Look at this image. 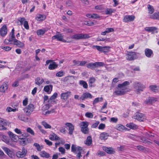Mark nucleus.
Listing matches in <instances>:
<instances>
[{
  "label": "nucleus",
  "instance_id": "45",
  "mask_svg": "<svg viewBox=\"0 0 159 159\" xmlns=\"http://www.w3.org/2000/svg\"><path fill=\"white\" fill-rule=\"evenodd\" d=\"M34 145L36 147L37 150L39 151H40L43 148L42 146H40L37 143H34Z\"/></svg>",
  "mask_w": 159,
  "mask_h": 159
},
{
  "label": "nucleus",
  "instance_id": "61",
  "mask_svg": "<svg viewBox=\"0 0 159 159\" xmlns=\"http://www.w3.org/2000/svg\"><path fill=\"white\" fill-rule=\"evenodd\" d=\"M95 81V79L93 77H92L90 78L89 80V85H90V84H92L94 83Z\"/></svg>",
  "mask_w": 159,
  "mask_h": 159
},
{
  "label": "nucleus",
  "instance_id": "32",
  "mask_svg": "<svg viewBox=\"0 0 159 159\" xmlns=\"http://www.w3.org/2000/svg\"><path fill=\"white\" fill-rule=\"evenodd\" d=\"M89 123L87 121H82L80 124V126L81 128L88 127Z\"/></svg>",
  "mask_w": 159,
  "mask_h": 159
},
{
  "label": "nucleus",
  "instance_id": "19",
  "mask_svg": "<svg viewBox=\"0 0 159 159\" xmlns=\"http://www.w3.org/2000/svg\"><path fill=\"white\" fill-rule=\"evenodd\" d=\"M0 34L2 36H4L7 34V27L5 25H3L1 29Z\"/></svg>",
  "mask_w": 159,
  "mask_h": 159
},
{
  "label": "nucleus",
  "instance_id": "39",
  "mask_svg": "<svg viewBox=\"0 0 159 159\" xmlns=\"http://www.w3.org/2000/svg\"><path fill=\"white\" fill-rule=\"evenodd\" d=\"M150 89L153 91L157 92L159 89V87L156 85H151L149 87Z\"/></svg>",
  "mask_w": 159,
  "mask_h": 159
},
{
  "label": "nucleus",
  "instance_id": "1",
  "mask_svg": "<svg viewBox=\"0 0 159 159\" xmlns=\"http://www.w3.org/2000/svg\"><path fill=\"white\" fill-rule=\"evenodd\" d=\"M130 83L128 81H125L122 84H118L114 93L118 95L124 94L128 91L127 86Z\"/></svg>",
  "mask_w": 159,
  "mask_h": 159
},
{
  "label": "nucleus",
  "instance_id": "10",
  "mask_svg": "<svg viewBox=\"0 0 159 159\" xmlns=\"http://www.w3.org/2000/svg\"><path fill=\"white\" fill-rule=\"evenodd\" d=\"M10 44L16 45L17 47L21 48L25 47V44L24 43L17 40H15L14 42L10 43Z\"/></svg>",
  "mask_w": 159,
  "mask_h": 159
},
{
  "label": "nucleus",
  "instance_id": "9",
  "mask_svg": "<svg viewBox=\"0 0 159 159\" xmlns=\"http://www.w3.org/2000/svg\"><path fill=\"white\" fill-rule=\"evenodd\" d=\"M71 94V93L70 91H68L66 92L62 93L61 94V98L64 100L67 99Z\"/></svg>",
  "mask_w": 159,
  "mask_h": 159
},
{
  "label": "nucleus",
  "instance_id": "13",
  "mask_svg": "<svg viewBox=\"0 0 159 159\" xmlns=\"http://www.w3.org/2000/svg\"><path fill=\"white\" fill-rule=\"evenodd\" d=\"M7 124V121L2 118H0V129L2 130H6L7 128L5 126Z\"/></svg>",
  "mask_w": 159,
  "mask_h": 159
},
{
  "label": "nucleus",
  "instance_id": "16",
  "mask_svg": "<svg viewBox=\"0 0 159 159\" xmlns=\"http://www.w3.org/2000/svg\"><path fill=\"white\" fill-rule=\"evenodd\" d=\"M71 151L73 152H76L82 151V148L79 146H76L75 145L72 144L71 147Z\"/></svg>",
  "mask_w": 159,
  "mask_h": 159
},
{
  "label": "nucleus",
  "instance_id": "34",
  "mask_svg": "<svg viewBox=\"0 0 159 159\" xmlns=\"http://www.w3.org/2000/svg\"><path fill=\"white\" fill-rule=\"evenodd\" d=\"M3 149L10 157H12L13 152L10 150L9 149L6 147H4Z\"/></svg>",
  "mask_w": 159,
  "mask_h": 159
},
{
  "label": "nucleus",
  "instance_id": "31",
  "mask_svg": "<svg viewBox=\"0 0 159 159\" xmlns=\"http://www.w3.org/2000/svg\"><path fill=\"white\" fill-rule=\"evenodd\" d=\"M18 118L19 120L25 122H28V118L24 115H19L18 116Z\"/></svg>",
  "mask_w": 159,
  "mask_h": 159
},
{
  "label": "nucleus",
  "instance_id": "30",
  "mask_svg": "<svg viewBox=\"0 0 159 159\" xmlns=\"http://www.w3.org/2000/svg\"><path fill=\"white\" fill-rule=\"evenodd\" d=\"M2 139L3 141L5 142L7 144L9 145H11L10 141V139L8 136L3 135Z\"/></svg>",
  "mask_w": 159,
  "mask_h": 159
},
{
  "label": "nucleus",
  "instance_id": "27",
  "mask_svg": "<svg viewBox=\"0 0 159 159\" xmlns=\"http://www.w3.org/2000/svg\"><path fill=\"white\" fill-rule=\"evenodd\" d=\"M44 82V80L42 78L38 77L35 80V83L39 86H40Z\"/></svg>",
  "mask_w": 159,
  "mask_h": 159
},
{
  "label": "nucleus",
  "instance_id": "12",
  "mask_svg": "<svg viewBox=\"0 0 159 159\" xmlns=\"http://www.w3.org/2000/svg\"><path fill=\"white\" fill-rule=\"evenodd\" d=\"M93 96L89 93L85 92L81 96L80 99L81 100L83 101L87 98H91Z\"/></svg>",
  "mask_w": 159,
  "mask_h": 159
},
{
  "label": "nucleus",
  "instance_id": "55",
  "mask_svg": "<svg viewBox=\"0 0 159 159\" xmlns=\"http://www.w3.org/2000/svg\"><path fill=\"white\" fill-rule=\"evenodd\" d=\"M116 149L118 151H123L125 149V146L121 145L120 147H117Z\"/></svg>",
  "mask_w": 159,
  "mask_h": 159
},
{
  "label": "nucleus",
  "instance_id": "11",
  "mask_svg": "<svg viewBox=\"0 0 159 159\" xmlns=\"http://www.w3.org/2000/svg\"><path fill=\"white\" fill-rule=\"evenodd\" d=\"M16 39L15 35V30L14 28H13L9 35V40L10 42V43H11L14 42L15 40Z\"/></svg>",
  "mask_w": 159,
  "mask_h": 159
},
{
  "label": "nucleus",
  "instance_id": "38",
  "mask_svg": "<svg viewBox=\"0 0 159 159\" xmlns=\"http://www.w3.org/2000/svg\"><path fill=\"white\" fill-rule=\"evenodd\" d=\"M150 18L153 19H159V12H155L150 15Z\"/></svg>",
  "mask_w": 159,
  "mask_h": 159
},
{
  "label": "nucleus",
  "instance_id": "44",
  "mask_svg": "<svg viewBox=\"0 0 159 159\" xmlns=\"http://www.w3.org/2000/svg\"><path fill=\"white\" fill-rule=\"evenodd\" d=\"M46 30H45L40 29L37 31V34L38 35H43L45 32Z\"/></svg>",
  "mask_w": 159,
  "mask_h": 159
},
{
  "label": "nucleus",
  "instance_id": "47",
  "mask_svg": "<svg viewBox=\"0 0 159 159\" xmlns=\"http://www.w3.org/2000/svg\"><path fill=\"white\" fill-rule=\"evenodd\" d=\"M144 134L148 138H152L154 136L153 133L150 132L145 133Z\"/></svg>",
  "mask_w": 159,
  "mask_h": 159
},
{
  "label": "nucleus",
  "instance_id": "48",
  "mask_svg": "<svg viewBox=\"0 0 159 159\" xmlns=\"http://www.w3.org/2000/svg\"><path fill=\"white\" fill-rule=\"evenodd\" d=\"M102 99L103 98L102 97L97 98H95L93 102V105H94L96 104L98 102H99L102 101Z\"/></svg>",
  "mask_w": 159,
  "mask_h": 159
},
{
  "label": "nucleus",
  "instance_id": "5",
  "mask_svg": "<svg viewBox=\"0 0 159 159\" xmlns=\"http://www.w3.org/2000/svg\"><path fill=\"white\" fill-rule=\"evenodd\" d=\"M137 54L138 53L134 52H128L126 57L127 59L131 61L137 59L138 57Z\"/></svg>",
  "mask_w": 159,
  "mask_h": 159
},
{
  "label": "nucleus",
  "instance_id": "54",
  "mask_svg": "<svg viewBox=\"0 0 159 159\" xmlns=\"http://www.w3.org/2000/svg\"><path fill=\"white\" fill-rule=\"evenodd\" d=\"M6 111L8 112L11 111L15 112L16 111V108L13 109L10 107H7L6 109Z\"/></svg>",
  "mask_w": 159,
  "mask_h": 159
},
{
  "label": "nucleus",
  "instance_id": "17",
  "mask_svg": "<svg viewBox=\"0 0 159 159\" xmlns=\"http://www.w3.org/2000/svg\"><path fill=\"white\" fill-rule=\"evenodd\" d=\"M66 125L69 128V134L70 135L72 134L74 129L73 125L70 123H66Z\"/></svg>",
  "mask_w": 159,
  "mask_h": 159
},
{
  "label": "nucleus",
  "instance_id": "23",
  "mask_svg": "<svg viewBox=\"0 0 159 159\" xmlns=\"http://www.w3.org/2000/svg\"><path fill=\"white\" fill-rule=\"evenodd\" d=\"M103 150L106 151L107 153L110 154H114L115 152L114 150L112 148L104 147L103 148Z\"/></svg>",
  "mask_w": 159,
  "mask_h": 159
},
{
  "label": "nucleus",
  "instance_id": "8",
  "mask_svg": "<svg viewBox=\"0 0 159 159\" xmlns=\"http://www.w3.org/2000/svg\"><path fill=\"white\" fill-rule=\"evenodd\" d=\"M52 40L57 39V40L66 42V41L63 39V36L61 34H56L52 37Z\"/></svg>",
  "mask_w": 159,
  "mask_h": 159
},
{
  "label": "nucleus",
  "instance_id": "29",
  "mask_svg": "<svg viewBox=\"0 0 159 159\" xmlns=\"http://www.w3.org/2000/svg\"><path fill=\"white\" fill-rule=\"evenodd\" d=\"M126 126L127 127H129L131 129H137L138 128V126L137 125L134 124L133 123H129L127 124Z\"/></svg>",
  "mask_w": 159,
  "mask_h": 159
},
{
  "label": "nucleus",
  "instance_id": "14",
  "mask_svg": "<svg viewBox=\"0 0 159 159\" xmlns=\"http://www.w3.org/2000/svg\"><path fill=\"white\" fill-rule=\"evenodd\" d=\"M135 18L134 15H126L124 16L123 20L125 22L131 21L134 20Z\"/></svg>",
  "mask_w": 159,
  "mask_h": 159
},
{
  "label": "nucleus",
  "instance_id": "35",
  "mask_svg": "<svg viewBox=\"0 0 159 159\" xmlns=\"http://www.w3.org/2000/svg\"><path fill=\"white\" fill-rule=\"evenodd\" d=\"M52 85H46L45 86L44 90L48 93H50L52 90Z\"/></svg>",
  "mask_w": 159,
  "mask_h": 159
},
{
  "label": "nucleus",
  "instance_id": "28",
  "mask_svg": "<svg viewBox=\"0 0 159 159\" xmlns=\"http://www.w3.org/2000/svg\"><path fill=\"white\" fill-rule=\"evenodd\" d=\"M109 136L108 133L106 132H103L100 134V139L101 140L107 139Z\"/></svg>",
  "mask_w": 159,
  "mask_h": 159
},
{
  "label": "nucleus",
  "instance_id": "7",
  "mask_svg": "<svg viewBox=\"0 0 159 159\" xmlns=\"http://www.w3.org/2000/svg\"><path fill=\"white\" fill-rule=\"evenodd\" d=\"M27 150L24 147L22 148V151H18L16 152L17 157L19 158L24 157L27 153Z\"/></svg>",
  "mask_w": 159,
  "mask_h": 159
},
{
  "label": "nucleus",
  "instance_id": "20",
  "mask_svg": "<svg viewBox=\"0 0 159 159\" xmlns=\"http://www.w3.org/2000/svg\"><path fill=\"white\" fill-rule=\"evenodd\" d=\"M8 134L13 141L14 142L17 141L18 139V136L17 135L14 134L11 131L8 132Z\"/></svg>",
  "mask_w": 159,
  "mask_h": 159
},
{
  "label": "nucleus",
  "instance_id": "41",
  "mask_svg": "<svg viewBox=\"0 0 159 159\" xmlns=\"http://www.w3.org/2000/svg\"><path fill=\"white\" fill-rule=\"evenodd\" d=\"M80 84L85 89H87L88 88V85L87 83L84 81L81 80L80 81Z\"/></svg>",
  "mask_w": 159,
  "mask_h": 159
},
{
  "label": "nucleus",
  "instance_id": "46",
  "mask_svg": "<svg viewBox=\"0 0 159 159\" xmlns=\"http://www.w3.org/2000/svg\"><path fill=\"white\" fill-rule=\"evenodd\" d=\"M111 47L109 46H106L102 47V52H103L104 53L107 52L109 51V49Z\"/></svg>",
  "mask_w": 159,
  "mask_h": 159
},
{
  "label": "nucleus",
  "instance_id": "60",
  "mask_svg": "<svg viewBox=\"0 0 159 159\" xmlns=\"http://www.w3.org/2000/svg\"><path fill=\"white\" fill-rule=\"evenodd\" d=\"M27 132L30 134L31 135H34V131L30 128L28 127L27 129Z\"/></svg>",
  "mask_w": 159,
  "mask_h": 159
},
{
  "label": "nucleus",
  "instance_id": "37",
  "mask_svg": "<svg viewBox=\"0 0 159 159\" xmlns=\"http://www.w3.org/2000/svg\"><path fill=\"white\" fill-rule=\"evenodd\" d=\"M84 143L90 146L92 143V139L91 136H88L86 140L84 141Z\"/></svg>",
  "mask_w": 159,
  "mask_h": 159
},
{
  "label": "nucleus",
  "instance_id": "21",
  "mask_svg": "<svg viewBox=\"0 0 159 159\" xmlns=\"http://www.w3.org/2000/svg\"><path fill=\"white\" fill-rule=\"evenodd\" d=\"M158 99V98L150 97L148 98V100L146 101V103L152 104L157 101Z\"/></svg>",
  "mask_w": 159,
  "mask_h": 159
},
{
  "label": "nucleus",
  "instance_id": "3",
  "mask_svg": "<svg viewBox=\"0 0 159 159\" xmlns=\"http://www.w3.org/2000/svg\"><path fill=\"white\" fill-rule=\"evenodd\" d=\"M35 107L33 104H30L24 109V112L27 116H29L34 111Z\"/></svg>",
  "mask_w": 159,
  "mask_h": 159
},
{
  "label": "nucleus",
  "instance_id": "6",
  "mask_svg": "<svg viewBox=\"0 0 159 159\" xmlns=\"http://www.w3.org/2000/svg\"><path fill=\"white\" fill-rule=\"evenodd\" d=\"M134 118L140 121H143L145 119L144 115L143 113L139 112L136 113Z\"/></svg>",
  "mask_w": 159,
  "mask_h": 159
},
{
  "label": "nucleus",
  "instance_id": "57",
  "mask_svg": "<svg viewBox=\"0 0 159 159\" xmlns=\"http://www.w3.org/2000/svg\"><path fill=\"white\" fill-rule=\"evenodd\" d=\"M92 48H96L99 51L102 52V46H100L97 45H94L93 46Z\"/></svg>",
  "mask_w": 159,
  "mask_h": 159
},
{
  "label": "nucleus",
  "instance_id": "51",
  "mask_svg": "<svg viewBox=\"0 0 159 159\" xmlns=\"http://www.w3.org/2000/svg\"><path fill=\"white\" fill-rule=\"evenodd\" d=\"M113 12V10L112 9L107 8L105 11L104 13L107 15L111 14Z\"/></svg>",
  "mask_w": 159,
  "mask_h": 159
},
{
  "label": "nucleus",
  "instance_id": "49",
  "mask_svg": "<svg viewBox=\"0 0 159 159\" xmlns=\"http://www.w3.org/2000/svg\"><path fill=\"white\" fill-rule=\"evenodd\" d=\"M81 132L84 134H87L89 132V129L88 127L81 129Z\"/></svg>",
  "mask_w": 159,
  "mask_h": 159
},
{
  "label": "nucleus",
  "instance_id": "18",
  "mask_svg": "<svg viewBox=\"0 0 159 159\" xmlns=\"http://www.w3.org/2000/svg\"><path fill=\"white\" fill-rule=\"evenodd\" d=\"M145 30L146 31L149 32H151L153 33H157V31H156L157 30V28L154 27H146L145 28Z\"/></svg>",
  "mask_w": 159,
  "mask_h": 159
},
{
  "label": "nucleus",
  "instance_id": "50",
  "mask_svg": "<svg viewBox=\"0 0 159 159\" xmlns=\"http://www.w3.org/2000/svg\"><path fill=\"white\" fill-rule=\"evenodd\" d=\"M27 143V140L26 139H22L20 141V143L22 146H25Z\"/></svg>",
  "mask_w": 159,
  "mask_h": 159
},
{
  "label": "nucleus",
  "instance_id": "43",
  "mask_svg": "<svg viewBox=\"0 0 159 159\" xmlns=\"http://www.w3.org/2000/svg\"><path fill=\"white\" fill-rule=\"evenodd\" d=\"M94 64H95V68L103 66L104 65V64L103 62H96L94 63Z\"/></svg>",
  "mask_w": 159,
  "mask_h": 159
},
{
  "label": "nucleus",
  "instance_id": "52",
  "mask_svg": "<svg viewBox=\"0 0 159 159\" xmlns=\"http://www.w3.org/2000/svg\"><path fill=\"white\" fill-rule=\"evenodd\" d=\"M126 129V128L122 125H119L118 126H117L116 129L120 131H122L124 129Z\"/></svg>",
  "mask_w": 159,
  "mask_h": 159
},
{
  "label": "nucleus",
  "instance_id": "58",
  "mask_svg": "<svg viewBox=\"0 0 159 159\" xmlns=\"http://www.w3.org/2000/svg\"><path fill=\"white\" fill-rule=\"evenodd\" d=\"M1 48L6 51H9L11 49V48L9 46H1Z\"/></svg>",
  "mask_w": 159,
  "mask_h": 159
},
{
  "label": "nucleus",
  "instance_id": "2",
  "mask_svg": "<svg viewBox=\"0 0 159 159\" xmlns=\"http://www.w3.org/2000/svg\"><path fill=\"white\" fill-rule=\"evenodd\" d=\"M133 87L134 91L137 94H140L145 88L144 85L139 82L136 81L134 83Z\"/></svg>",
  "mask_w": 159,
  "mask_h": 159
},
{
  "label": "nucleus",
  "instance_id": "53",
  "mask_svg": "<svg viewBox=\"0 0 159 159\" xmlns=\"http://www.w3.org/2000/svg\"><path fill=\"white\" fill-rule=\"evenodd\" d=\"M42 124L46 128H49L50 129L51 128V126L50 125L48 124L46 122L43 121L42 122Z\"/></svg>",
  "mask_w": 159,
  "mask_h": 159
},
{
  "label": "nucleus",
  "instance_id": "59",
  "mask_svg": "<svg viewBox=\"0 0 159 159\" xmlns=\"http://www.w3.org/2000/svg\"><path fill=\"white\" fill-rule=\"evenodd\" d=\"M56 111H55V109H51L50 110H48L46 111V114H50L56 113Z\"/></svg>",
  "mask_w": 159,
  "mask_h": 159
},
{
  "label": "nucleus",
  "instance_id": "56",
  "mask_svg": "<svg viewBox=\"0 0 159 159\" xmlns=\"http://www.w3.org/2000/svg\"><path fill=\"white\" fill-rule=\"evenodd\" d=\"M64 75V72L63 71L61 70L57 72L56 74V76L57 77H61Z\"/></svg>",
  "mask_w": 159,
  "mask_h": 159
},
{
  "label": "nucleus",
  "instance_id": "42",
  "mask_svg": "<svg viewBox=\"0 0 159 159\" xmlns=\"http://www.w3.org/2000/svg\"><path fill=\"white\" fill-rule=\"evenodd\" d=\"M86 67L91 69L93 70L95 68L94 63H89L86 65Z\"/></svg>",
  "mask_w": 159,
  "mask_h": 159
},
{
  "label": "nucleus",
  "instance_id": "36",
  "mask_svg": "<svg viewBox=\"0 0 159 159\" xmlns=\"http://www.w3.org/2000/svg\"><path fill=\"white\" fill-rule=\"evenodd\" d=\"M58 66V64L55 62H53L50 64L48 66V69L51 70H53L56 68Z\"/></svg>",
  "mask_w": 159,
  "mask_h": 159
},
{
  "label": "nucleus",
  "instance_id": "33",
  "mask_svg": "<svg viewBox=\"0 0 159 159\" xmlns=\"http://www.w3.org/2000/svg\"><path fill=\"white\" fill-rule=\"evenodd\" d=\"M39 154L40 156L42 157L48 158L50 157L49 154L44 151L40 152Z\"/></svg>",
  "mask_w": 159,
  "mask_h": 159
},
{
  "label": "nucleus",
  "instance_id": "63",
  "mask_svg": "<svg viewBox=\"0 0 159 159\" xmlns=\"http://www.w3.org/2000/svg\"><path fill=\"white\" fill-rule=\"evenodd\" d=\"M85 116L86 117L89 118H92L93 116L92 113L90 112L86 113Z\"/></svg>",
  "mask_w": 159,
  "mask_h": 159
},
{
  "label": "nucleus",
  "instance_id": "40",
  "mask_svg": "<svg viewBox=\"0 0 159 159\" xmlns=\"http://www.w3.org/2000/svg\"><path fill=\"white\" fill-rule=\"evenodd\" d=\"M147 7L148 9V13L150 14L153 13L154 11V10L153 7L150 4H148Z\"/></svg>",
  "mask_w": 159,
  "mask_h": 159
},
{
  "label": "nucleus",
  "instance_id": "4",
  "mask_svg": "<svg viewBox=\"0 0 159 159\" xmlns=\"http://www.w3.org/2000/svg\"><path fill=\"white\" fill-rule=\"evenodd\" d=\"M90 37L88 34H77L72 36L71 38L76 40L88 39Z\"/></svg>",
  "mask_w": 159,
  "mask_h": 159
},
{
  "label": "nucleus",
  "instance_id": "64",
  "mask_svg": "<svg viewBox=\"0 0 159 159\" xmlns=\"http://www.w3.org/2000/svg\"><path fill=\"white\" fill-rule=\"evenodd\" d=\"M18 21L20 22V25H22L23 24L24 22L26 21L25 18L24 17L20 18L19 19Z\"/></svg>",
  "mask_w": 159,
  "mask_h": 159
},
{
  "label": "nucleus",
  "instance_id": "24",
  "mask_svg": "<svg viewBox=\"0 0 159 159\" xmlns=\"http://www.w3.org/2000/svg\"><path fill=\"white\" fill-rule=\"evenodd\" d=\"M137 139L139 141L144 143H150V142L148 140L147 138L143 136H138L137 137Z\"/></svg>",
  "mask_w": 159,
  "mask_h": 159
},
{
  "label": "nucleus",
  "instance_id": "26",
  "mask_svg": "<svg viewBox=\"0 0 159 159\" xmlns=\"http://www.w3.org/2000/svg\"><path fill=\"white\" fill-rule=\"evenodd\" d=\"M46 18L45 16L40 14H37L36 17V19L39 21L43 20Z\"/></svg>",
  "mask_w": 159,
  "mask_h": 159
},
{
  "label": "nucleus",
  "instance_id": "62",
  "mask_svg": "<svg viewBox=\"0 0 159 159\" xmlns=\"http://www.w3.org/2000/svg\"><path fill=\"white\" fill-rule=\"evenodd\" d=\"M23 25L24 27L26 30H29V26L28 25V22L27 21H25L23 23Z\"/></svg>",
  "mask_w": 159,
  "mask_h": 159
},
{
  "label": "nucleus",
  "instance_id": "22",
  "mask_svg": "<svg viewBox=\"0 0 159 159\" xmlns=\"http://www.w3.org/2000/svg\"><path fill=\"white\" fill-rule=\"evenodd\" d=\"M8 88L7 83L4 82L0 87V91L4 93Z\"/></svg>",
  "mask_w": 159,
  "mask_h": 159
},
{
  "label": "nucleus",
  "instance_id": "15",
  "mask_svg": "<svg viewBox=\"0 0 159 159\" xmlns=\"http://www.w3.org/2000/svg\"><path fill=\"white\" fill-rule=\"evenodd\" d=\"M144 52L145 56L148 58L152 57L153 54L152 51L149 48H146L144 50Z\"/></svg>",
  "mask_w": 159,
  "mask_h": 159
},
{
  "label": "nucleus",
  "instance_id": "25",
  "mask_svg": "<svg viewBox=\"0 0 159 159\" xmlns=\"http://www.w3.org/2000/svg\"><path fill=\"white\" fill-rule=\"evenodd\" d=\"M49 139L52 141L60 140V138L54 133H52L50 134Z\"/></svg>",
  "mask_w": 159,
  "mask_h": 159
}]
</instances>
